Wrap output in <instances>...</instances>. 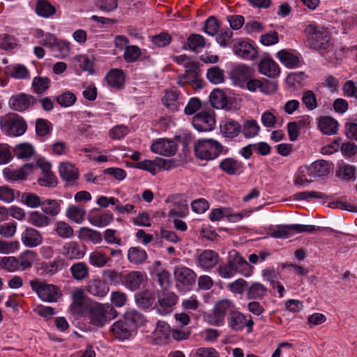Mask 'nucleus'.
<instances>
[{
  "instance_id": "f257e3e1",
  "label": "nucleus",
  "mask_w": 357,
  "mask_h": 357,
  "mask_svg": "<svg viewBox=\"0 0 357 357\" xmlns=\"http://www.w3.org/2000/svg\"><path fill=\"white\" fill-rule=\"evenodd\" d=\"M304 33L310 47L314 50H326L331 45V35L324 27L312 23L305 27Z\"/></svg>"
},
{
  "instance_id": "f03ea898",
  "label": "nucleus",
  "mask_w": 357,
  "mask_h": 357,
  "mask_svg": "<svg viewBox=\"0 0 357 357\" xmlns=\"http://www.w3.org/2000/svg\"><path fill=\"white\" fill-rule=\"evenodd\" d=\"M31 289L38 298L45 302H56L62 296L61 291L56 285L49 284L45 280L36 278L29 282Z\"/></svg>"
},
{
  "instance_id": "7ed1b4c3",
  "label": "nucleus",
  "mask_w": 357,
  "mask_h": 357,
  "mask_svg": "<svg viewBox=\"0 0 357 357\" xmlns=\"http://www.w3.org/2000/svg\"><path fill=\"white\" fill-rule=\"evenodd\" d=\"M222 145L212 139H200L195 145L196 156L205 160L216 158L222 153Z\"/></svg>"
},
{
  "instance_id": "20e7f679",
  "label": "nucleus",
  "mask_w": 357,
  "mask_h": 357,
  "mask_svg": "<svg viewBox=\"0 0 357 357\" xmlns=\"http://www.w3.org/2000/svg\"><path fill=\"white\" fill-rule=\"evenodd\" d=\"M1 125L6 132L12 136H20L26 130V122L19 116H4L1 119Z\"/></svg>"
},
{
  "instance_id": "39448f33",
  "label": "nucleus",
  "mask_w": 357,
  "mask_h": 357,
  "mask_svg": "<svg viewBox=\"0 0 357 357\" xmlns=\"http://www.w3.org/2000/svg\"><path fill=\"white\" fill-rule=\"evenodd\" d=\"M192 124L199 132H208L214 128L215 119L212 113L202 111L194 116Z\"/></svg>"
},
{
  "instance_id": "423d86ee",
  "label": "nucleus",
  "mask_w": 357,
  "mask_h": 357,
  "mask_svg": "<svg viewBox=\"0 0 357 357\" xmlns=\"http://www.w3.org/2000/svg\"><path fill=\"white\" fill-rule=\"evenodd\" d=\"M112 310L109 306L105 307L100 303H96L90 306L89 309V319L93 326H103L107 321V309Z\"/></svg>"
},
{
  "instance_id": "0eeeda50",
  "label": "nucleus",
  "mask_w": 357,
  "mask_h": 357,
  "mask_svg": "<svg viewBox=\"0 0 357 357\" xmlns=\"http://www.w3.org/2000/svg\"><path fill=\"white\" fill-rule=\"evenodd\" d=\"M177 296L172 291H163L158 296L155 304L157 312L160 314H166L172 311V307L177 303Z\"/></svg>"
},
{
  "instance_id": "6e6552de",
  "label": "nucleus",
  "mask_w": 357,
  "mask_h": 357,
  "mask_svg": "<svg viewBox=\"0 0 357 357\" xmlns=\"http://www.w3.org/2000/svg\"><path fill=\"white\" fill-rule=\"evenodd\" d=\"M229 326L234 331H242L244 327H247L248 332L252 331L254 321L250 318L247 319L245 316L238 310H235L227 319Z\"/></svg>"
},
{
  "instance_id": "1a4fd4ad",
  "label": "nucleus",
  "mask_w": 357,
  "mask_h": 357,
  "mask_svg": "<svg viewBox=\"0 0 357 357\" xmlns=\"http://www.w3.org/2000/svg\"><path fill=\"white\" fill-rule=\"evenodd\" d=\"M236 55L246 60H254L258 56L257 48L249 42L241 40L236 43L233 47Z\"/></svg>"
},
{
  "instance_id": "9d476101",
  "label": "nucleus",
  "mask_w": 357,
  "mask_h": 357,
  "mask_svg": "<svg viewBox=\"0 0 357 357\" xmlns=\"http://www.w3.org/2000/svg\"><path fill=\"white\" fill-rule=\"evenodd\" d=\"M236 310L235 305L230 300L223 299L218 302L215 305L214 314L215 320L214 324L219 326L222 324L225 316L228 314L229 316Z\"/></svg>"
},
{
  "instance_id": "9b49d317",
  "label": "nucleus",
  "mask_w": 357,
  "mask_h": 357,
  "mask_svg": "<svg viewBox=\"0 0 357 357\" xmlns=\"http://www.w3.org/2000/svg\"><path fill=\"white\" fill-rule=\"evenodd\" d=\"M151 150L157 154L172 156L176 153L177 145L173 140L160 139L151 144Z\"/></svg>"
},
{
  "instance_id": "f8f14e48",
  "label": "nucleus",
  "mask_w": 357,
  "mask_h": 357,
  "mask_svg": "<svg viewBox=\"0 0 357 357\" xmlns=\"http://www.w3.org/2000/svg\"><path fill=\"white\" fill-rule=\"evenodd\" d=\"M72 303L70 310L73 314H82L86 310V296L84 291L81 288L75 289L71 294Z\"/></svg>"
},
{
  "instance_id": "ddd939ff",
  "label": "nucleus",
  "mask_w": 357,
  "mask_h": 357,
  "mask_svg": "<svg viewBox=\"0 0 357 357\" xmlns=\"http://www.w3.org/2000/svg\"><path fill=\"white\" fill-rule=\"evenodd\" d=\"M331 169V164L324 160H318L314 162L310 167H305L304 172H306L309 177H323L328 175Z\"/></svg>"
},
{
  "instance_id": "4468645a",
  "label": "nucleus",
  "mask_w": 357,
  "mask_h": 357,
  "mask_svg": "<svg viewBox=\"0 0 357 357\" xmlns=\"http://www.w3.org/2000/svg\"><path fill=\"white\" fill-rule=\"evenodd\" d=\"M86 253V247L77 242L70 241L62 248V254L68 259H81Z\"/></svg>"
},
{
  "instance_id": "2eb2a0df",
  "label": "nucleus",
  "mask_w": 357,
  "mask_h": 357,
  "mask_svg": "<svg viewBox=\"0 0 357 357\" xmlns=\"http://www.w3.org/2000/svg\"><path fill=\"white\" fill-rule=\"evenodd\" d=\"M174 275L177 282L184 286H191L195 283L197 275L190 268L185 266L176 267Z\"/></svg>"
},
{
  "instance_id": "dca6fc26",
  "label": "nucleus",
  "mask_w": 357,
  "mask_h": 357,
  "mask_svg": "<svg viewBox=\"0 0 357 357\" xmlns=\"http://www.w3.org/2000/svg\"><path fill=\"white\" fill-rule=\"evenodd\" d=\"M21 240L26 247L35 248L42 243L43 238L38 230L28 227L22 234Z\"/></svg>"
},
{
  "instance_id": "f3484780",
  "label": "nucleus",
  "mask_w": 357,
  "mask_h": 357,
  "mask_svg": "<svg viewBox=\"0 0 357 357\" xmlns=\"http://www.w3.org/2000/svg\"><path fill=\"white\" fill-rule=\"evenodd\" d=\"M33 168V164L26 163L19 169H5L3 170V175L7 180L10 181L23 180L32 172Z\"/></svg>"
},
{
  "instance_id": "a211bd4d",
  "label": "nucleus",
  "mask_w": 357,
  "mask_h": 357,
  "mask_svg": "<svg viewBox=\"0 0 357 357\" xmlns=\"http://www.w3.org/2000/svg\"><path fill=\"white\" fill-rule=\"evenodd\" d=\"M219 260V255L212 250H205L198 256V265L204 270L213 268Z\"/></svg>"
},
{
  "instance_id": "6ab92c4d",
  "label": "nucleus",
  "mask_w": 357,
  "mask_h": 357,
  "mask_svg": "<svg viewBox=\"0 0 357 357\" xmlns=\"http://www.w3.org/2000/svg\"><path fill=\"white\" fill-rule=\"evenodd\" d=\"M171 333L169 326L165 321H158L153 333V338L156 344H165L168 342Z\"/></svg>"
},
{
  "instance_id": "aec40b11",
  "label": "nucleus",
  "mask_w": 357,
  "mask_h": 357,
  "mask_svg": "<svg viewBox=\"0 0 357 357\" xmlns=\"http://www.w3.org/2000/svg\"><path fill=\"white\" fill-rule=\"evenodd\" d=\"M258 68L260 73L271 78L277 77L280 73L278 65L271 58L262 59Z\"/></svg>"
},
{
  "instance_id": "412c9836",
  "label": "nucleus",
  "mask_w": 357,
  "mask_h": 357,
  "mask_svg": "<svg viewBox=\"0 0 357 357\" xmlns=\"http://www.w3.org/2000/svg\"><path fill=\"white\" fill-rule=\"evenodd\" d=\"M143 280V273L140 271H134L128 273L124 277L123 284L129 290L136 291L140 288Z\"/></svg>"
},
{
  "instance_id": "4be33fe9",
  "label": "nucleus",
  "mask_w": 357,
  "mask_h": 357,
  "mask_svg": "<svg viewBox=\"0 0 357 357\" xmlns=\"http://www.w3.org/2000/svg\"><path fill=\"white\" fill-rule=\"evenodd\" d=\"M131 329L125 321L120 320L112 324L110 331L116 338L124 340L131 335Z\"/></svg>"
},
{
  "instance_id": "5701e85b",
  "label": "nucleus",
  "mask_w": 357,
  "mask_h": 357,
  "mask_svg": "<svg viewBox=\"0 0 357 357\" xmlns=\"http://www.w3.org/2000/svg\"><path fill=\"white\" fill-rule=\"evenodd\" d=\"M86 290L91 295L104 297L108 294L109 287L106 282L100 279H95L88 284Z\"/></svg>"
},
{
  "instance_id": "b1692460",
  "label": "nucleus",
  "mask_w": 357,
  "mask_h": 357,
  "mask_svg": "<svg viewBox=\"0 0 357 357\" xmlns=\"http://www.w3.org/2000/svg\"><path fill=\"white\" fill-rule=\"evenodd\" d=\"M38 258L37 253L31 250H25L17 257L20 270L21 271L29 269L32 267Z\"/></svg>"
},
{
  "instance_id": "393cba45",
  "label": "nucleus",
  "mask_w": 357,
  "mask_h": 357,
  "mask_svg": "<svg viewBox=\"0 0 357 357\" xmlns=\"http://www.w3.org/2000/svg\"><path fill=\"white\" fill-rule=\"evenodd\" d=\"M70 272L72 278L77 281H82L89 277V268L83 261H78L70 267Z\"/></svg>"
},
{
  "instance_id": "a878e982",
  "label": "nucleus",
  "mask_w": 357,
  "mask_h": 357,
  "mask_svg": "<svg viewBox=\"0 0 357 357\" xmlns=\"http://www.w3.org/2000/svg\"><path fill=\"white\" fill-rule=\"evenodd\" d=\"M242 166L241 162L232 158L223 159L219 165L221 170L230 176L236 174L241 171Z\"/></svg>"
},
{
  "instance_id": "bb28decb",
  "label": "nucleus",
  "mask_w": 357,
  "mask_h": 357,
  "mask_svg": "<svg viewBox=\"0 0 357 357\" xmlns=\"http://www.w3.org/2000/svg\"><path fill=\"white\" fill-rule=\"evenodd\" d=\"M33 98V96L22 93L10 98L9 105L13 109L22 112L29 107L30 100Z\"/></svg>"
},
{
  "instance_id": "cd10ccee",
  "label": "nucleus",
  "mask_w": 357,
  "mask_h": 357,
  "mask_svg": "<svg viewBox=\"0 0 357 357\" xmlns=\"http://www.w3.org/2000/svg\"><path fill=\"white\" fill-rule=\"evenodd\" d=\"M78 233L79 238L84 241H90L93 244H98L102 241L100 232L89 227L80 228Z\"/></svg>"
},
{
  "instance_id": "c85d7f7f",
  "label": "nucleus",
  "mask_w": 357,
  "mask_h": 357,
  "mask_svg": "<svg viewBox=\"0 0 357 357\" xmlns=\"http://www.w3.org/2000/svg\"><path fill=\"white\" fill-rule=\"evenodd\" d=\"M147 259L146 252L139 247H131L128 250V260L132 264H144Z\"/></svg>"
},
{
  "instance_id": "c756f323",
  "label": "nucleus",
  "mask_w": 357,
  "mask_h": 357,
  "mask_svg": "<svg viewBox=\"0 0 357 357\" xmlns=\"http://www.w3.org/2000/svg\"><path fill=\"white\" fill-rule=\"evenodd\" d=\"M105 79L111 87L119 89L123 85L125 76L121 70L115 68L108 72Z\"/></svg>"
},
{
  "instance_id": "7c9ffc66",
  "label": "nucleus",
  "mask_w": 357,
  "mask_h": 357,
  "mask_svg": "<svg viewBox=\"0 0 357 357\" xmlns=\"http://www.w3.org/2000/svg\"><path fill=\"white\" fill-rule=\"evenodd\" d=\"M220 130L227 137H234L241 131V126L233 119H227L220 124Z\"/></svg>"
},
{
  "instance_id": "2f4dec72",
  "label": "nucleus",
  "mask_w": 357,
  "mask_h": 357,
  "mask_svg": "<svg viewBox=\"0 0 357 357\" xmlns=\"http://www.w3.org/2000/svg\"><path fill=\"white\" fill-rule=\"evenodd\" d=\"M179 93L176 89L166 91L162 98V102L165 107L172 112H176L178 109L180 103L178 100Z\"/></svg>"
},
{
  "instance_id": "473e14b6",
  "label": "nucleus",
  "mask_w": 357,
  "mask_h": 357,
  "mask_svg": "<svg viewBox=\"0 0 357 357\" xmlns=\"http://www.w3.org/2000/svg\"><path fill=\"white\" fill-rule=\"evenodd\" d=\"M61 177L68 182L75 181L78 178V171L69 162H63L59 167Z\"/></svg>"
},
{
  "instance_id": "72a5a7b5",
  "label": "nucleus",
  "mask_w": 357,
  "mask_h": 357,
  "mask_svg": "<svg viewBox=\"0 0 357 357\" xmlns=\"http://www.w3.org/2000/svg\"><path fill=\"white\" fill-rule=\"evenodd\" d=\"M318 126L324 134L332 135L337 132L338 123L332 117L324 116L319 120Z\"/></svg>"
},
{
  "instance_id": "f704fd0d",
  "label": "nucleus",
  "mask_w": 357,
  "mask_h": 357,
  "mask_svg": "<svg viewBox=\"0 0 357 357\" xmlns=\"http://www.w3.org/2000/svg\"><path fill=\"white\" fill-rule=\"evenodd\" d=\"M234 263L236 264V267L238 268L237 273H241L245 277H249L252 274L254 267L237 252L234 255Z\"/></svg>"
},
{
  "instance_id": "c9c22d12",
  "label": "nucleus",
  "mask_w": 357,
  "mask_h": 357,
  "mask_svg": "<svg viewBox=\"0 0 357 357\" xmlns=\"http://www.w3.org/2000/svg\"><path fill=\"white\" fill-rule=\"evenodd\" d=\"M114 220L113 215L110 213H103L101 214H89L88 217L89 222L93 226L98 227H104L108 225Z\"/></svg>"
},
{
  "instance_id": "e433bc0d",
  "label": "nucleus",
  "mask_w": 357,
  "mask_h": 357,
  "mask_svg": "<svg viewBox=\"0 0 357 357\" xmlns=\"http://www.w3.org/2000/svg\"><path fill=\"white\" fill-rule=\"evenodd\" d=\"M124 321L131 328H133L143 325L144 317L136 310H128L124 314Z\"/></svg>"
},
{
  "instance_id": "4c0bfd02",
  "label": "nucleus",
  "mask_w": 357,
  "mask_h": 357,
  "mask_svg": "<svg viewBox=\"0 0 357 357\" xmlns=\"http://www.w3.org/2000/svg\"><path fill=\"white\" fill-rule=\"evenodd\" d=\"M277 58L287 67L289 68L298 67L300 66V59L293 54L285 50L279 51L277 54Z\"/></svg>"
},
{
  "instance_id": "58836bf2",
  "label": "nucleus",
  "mask_w": 357,
  "mask_h": 357,
  "mask_svg": "<svg viewBox=\"0 0 357 357\" xmlns=\"http://www.w3.org/2000/svg\"><path fill=\"white\" fill-rule=\"evenodd\" d=\"M209 98L211 105L217 109H223L227 106V97L220 89H214L211 93Z\"/></svg>"
},
{
  "instance_id": "ea45409f",
  "label": "nucleus",
  "mask_w": 357,
  "mask_h": 357,
  "mask_svg": "<svg viewBox=\"0 0 357 357\" xmlns=\"http://www.w3.org/2000/svg\"><path fill=\"white\" fill-rule=\"evenodd\" d=\"M238 268L234 263V256L225 263L220 264L218 268V273L219 275L225 279L231 278L237 273Z\"/></svg>"
},
{
  "instance_id": "a19ab883",
  "label": "nucleus",
  "mask_w": 357,
  "mask_h": 357,
  "mask_svg": "<svg viewBox=\"0 0 357 357\" xmlns=\"http://www.w3.org/2000/svg\"><path fill=\"white\" fill-rule=\"evenodd\" d=\"M185 73L182 78L186 79V82H199L201 83V79L199 78V69L198 63L195 61H190L185 65Z\"/></svg>"
},
{
  "instance_id": "79ce46f5",
  "label": "nucleus",
  "mask_w": 357,
  "mask_h": 357,
  "mask_svg": "<svg viewBox=\"0 0 357 357\" xmlns=\"http://www.w3.org/2000/svg\"><path fill=\"white\" fill-rule=\"evenodd\" d=\"M110 261V258L105 253L96 250L92 252L89 257V264L97 268H102Z\"/></svg>"
},
{
  "instance_id": "37998d69",
  "label": "nucleus",
  "mask_w": 357,
  "mask_h": 357,
  "mask_svg": "<svg viewBox=\"0 0 357 357\" xmlns=\"http://www.w3.org/2000/svg\"><path fill=\"white\" fill-rule=\"evenodd\" d=\"M27 221L36 227H44L50 224V218L39 211H32L29 214Z\"/></svg>"
},
{
  "instance_id": "c03bdc74",
  "label": "nucleus",
  "mask_w": 357,
  "mask_h": 357,
  "mask_svg": "<svg viewBox=\"0 0 357 357\" xmlns=\"http://www.w3.org/2000/svg\"><path fill=\"white\" fill-rule=\"evenodd\" d=\"M36 13L43 17H49L56 13V8L47 0H38L36 6Z\"/></svg>"
},
{
  "instance_id": "a18cd8bd",
  "label": "nucleus",
  "mask_w": 357,
  "mask_h": 357,
  "mask_svg": "<svg viewBox=\"0 0 357 357\" xmlns=\"http://www.w3.org/2000/svg\"><path fill=\"white\" fill-rule=\"evenodd\" d=\"M205 45L204 38L197 33H192L190 35L187 39V44L184 45L183 48L185 50L188 47L194 52H197L202 49Z\"/></svg>"
},
{
  "instance_id": "49530a36",
  "label": "nucleus",
  "mask_w": 357,
  "mask_h": 357,
  "mask_svg": "<svg viewBox=\"0 0 357 357\" xmlns=\"http://www.w3.org/2000/svg\"><path fill=\"white\" fill-rule=\"evenodd\" d=\"M136 303L137 305L144 309L150 307L155 301V296L153 293L149 291H144L139 293L136 297Z\"/></svg>"
},
{
  "instance_id": "de8ad7c7",
  "label": "nucleus",
  "mask_w": 357,
  "mask_h": 357,
  "mask_svg": "<svg viewBox=\"0 0 357 357\" xmlns=\"http://www.w3.org/2000/svg\"><path fill=\"white\" fill-rule=\"evenodd\" d=\"M267 289L259 282L253 283L247 290V297L249 299H261L266 294Z\"/></svg>"
},
{
  "instance_id": "09e8293b",
  "label": "nucleus",
  "mask_w": 357,
  "mask_h": 357,
  "mask_svg": "<svg viewBox=\"0 0 357 357\" xmlns=\"http://www.w3.org/2000/svg\"><path fill=\"white\" fill-rule=\"evenodd\" d=\"M295 234L294 225H279L271 231V236L274 238H287Z\"/></svg>"
},
{
  "instance_id": "8fccbe9b",
  "label": "nucleus",
  "mask_w": 357,
  "mask_h": 357,
  "mask_svg": "<svg viewBox=\"0 0 357 357\" xmlns=\"http://www.w3.org/2000/svg\"><path fill=\"white\" fill-rule=\"evenodd\" d=\"M235 78L241 82H247L254 75L253 70L246 65H238L234 70Z\"/></svg>"
},
{
  "instance_id": "3c124183",
  "label": "nucleus",
  "mask_w": 357,
  "mask_h": 357,
  "mask_svg": "<svg viewBox=\"0 0 357 357\" xmlns=\"http://www.w3.org/2000/svg\"><path fill=\"white\" fill-rule=\"evenodd\" d=\"M41 208L44 213L50 216L56 215L61 210L59 203L55 199H50L43 201Z\"/></svg>"
},
{
  "instance_id": "603ef678",
  "label": "nucleus",
  "mask_w": 357,
  "mask_h": 357,
  "mask_svg": "<svg viewBox=\"0 0 357 357\" xmlns=\"http://www.w3.org/2000/svg\"><path fill=\"white\" fill-rule=\"evenodd\" d=\"M50 79L47 77H35L32 81V88L37 94L45 93L50 87Z\"/></svg>"
},
{
  "instance_id": "864d4df0",
  "label": "nucleus",
  "mask_w": 357,
  "mask_h": 357,
  "mask_svg": "<svg viewBox=\"0 0 357 357\" xmlns=\"http://www.w3.org/2000/svg\"><path fill=\"white\" fill-rule=\"evenodd\" d=\"M86 211L83 207L70 206L66 211L67 217L76 223H81L84 220Z\"/></svg>"
},
{
  "instance_id": "5fc2aeb1",
  "label": "nucleus",
  "mask_w": 357,
  "mask_h": 357,
  "mask_svg": "<svg viewBox=\"0 0 357 357\" xmlns=\"http://www.w3.org/2000/svg\"><path fill=\"white\" fill-rule=\"evenodd\" d=\"M206 77L213 84H220L224 81V71L218 66H213L208 69Z\"/></svg>"
},
{
  "instance_id": "6e6d98bb",
  "label": "nucleus",
  "mask_w": 357,
  "mask_h": 357,
  "mask_svg": "<svg viewBox=\"0 0 357 357\" xmlns=\"http://www.w3.org/2000/svg\"><path fill=\"white\" fill-rule=\"evenodd\" d=\"M14 152L16 156L19 158H27L33 155L34 149L31 144L28 143H22L17 144L15 147Z\"/></svg>"
},
{
  "instance_id": "4d7b16f0",
  "label": "nucleus",
  "mask_w": 357,
  "mask_h": 357,
  "mask_svg": "<svg viewBox=\"0 0 357 357\" xmlns=\"http://www.w3.org/2000/svg\"><path fill=\"white\" fill-rule=\"evenodd\" d=\"M21 201L30 208L41 206L43 201L39 196L32 192H24L21 196Z\"/></svg>"
},
{
  "instance_id": "13d9d810",
  "label": "nucleus",
  "mask_w": 357,
  "mask_h": 357,
  "mask_svg": "<svg viewBox=\"0 0 357 357\" xmlns=\"http://www.w3.org/2000/svg\"><path fill=\"white\" fill-rule=\"evenodd\" d=\"M356 168L354 166L344 164L339 166L337 171V176L344 180L355 178Z\"/></svg>"
},
{
  "instance_id": "bf43d9fd",
  "label": "nucleus",
  "mask_w": 357,
  "mask_h": 357,
  "mask_svg": "<svg viewBox=\"0 0 357 357\" xmlns=\"http://www.w3.org/2000/svg\"><path fill=\"white\" fill-rule=\"evenodd\" d=\"M51 50L56 54V56L65 58L69 54L70 44L66 41H61L57 39Z\"/></svg>"
},
{
  "instance_id": "052dcab7",
  "label": "nucleus",
  "mask_w": 357,
  "mask_h": 357,
  "mask_svg": "<svg viewBox=\"0 0 357 357\" xmlns=\"http://www.w3.org/2000/svg\"><path fill=\"white\" fill-rule=\"evenodd\" d=\"M259 126L255 120L247 121L243 124V133L247 138L255 137L258 135Z\"/></svg>"
},
{
  "instance_id": "680f3d73",
  "label": "nucleus",
  "mask_w": 357,
  "mask_h": 357,
  "mask_svg": "<svg viewBox=\"0 0 357 357\" xmlns=\"http://www.w3.org/2000/svg\"><path fill=\"white\" fill-rule=\"evenodd\" d=\"M55 231L58 236L63 238H68L73 235V229L68 223L59 221L56 223Z\"/></svg>"
},
{
  "instance_id": "e2e57ef3",
  "label": "nucleus",
  "mask_w": 357,
  "mask_h": 357,
  "mask_svg": "<svg viewBox=\"0 0 357 357\" xmlns=\"http://www.w3.org/2000/svg\"><path fill=\"white\" fill-rule=\"evenodd\" d=\"M1 267L9 272H15L20 270L17 257H5L1 259Z\"/></svg>"
},
{
  "instance_id": "0e129e2a",
  "label": "nucleus",
  "mask_w": 357,
  "mask_h": 357,
  "mask_svg": "<svg viewBox=\"0 0 357 357\" xmlns=\"http://www.w3.org/2000/svg\"><path fill=\"white\" fill-rule=\"evenodd\" d=\"M141 50L135 45L128 46L125 48L123 58L127 62L136 61L141 56Z\"/></svg>"
},
{
  "instance_id": "69168bd1",
  "label": "nucleus",
  "mask_w": 357,
  "mask_h": 357,
  "mask_svg": "<svg viewBox=\"0 0 357 357\" xmlns=\"http://www.w3.org/2000/svg\"><path fill=\"white\" fill-rule=\"evenodd\" d=\"M76 96L70 91H68L56 97L58 104L63 107H70L76 102Z\"/></svg>"
},
{
  "instance_id": "338daca9",
  "label": "nucleus",
  "mask_w": 357,
  "mask_h": 357,
  "mask_svg": "<svg viewBox=\"0 0 357 357\" xmlns=\"http://www.w3.org/2000/svg\"><path fill=\"white\" fill-rule=\"evenodd\" d=\"M302 102L309 110H313L317 107L316 96L311 90H307L303 93Z\"/></svg>"
},
{
  "instance_id": "774afa93",
  "label": "nucleus",
  "mask_w": 357,
  "mask_h": 357,
  "mask_svg": "<svg viewBox=\"0 0 357 357\" xmlns=\"http://www.w3.org/2000/svg\"><path fill=\"white\" fill-rule=\"evenodd\" d=\"M232 36L233 32L230 29H222L218 33L216 40L220 46L226 47L230 43Z\"/></svg>"
}]
</instances>
